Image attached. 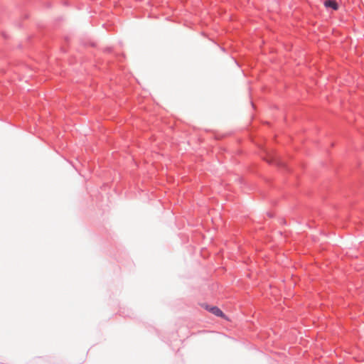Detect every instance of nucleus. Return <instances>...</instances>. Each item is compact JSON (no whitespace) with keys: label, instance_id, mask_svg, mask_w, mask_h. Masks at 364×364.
<instances>
[{"label":"nucleus","instance_id":"nucleus-1","mask_svg":"<svg viewBox=\"0 0 364 364\" xmlns=\"http://www.w3.org/2000/svg\"><path fill=\"white\" fill-rule=\"evenodd\" d=\"M324 6L326 7V8H331L333 9V10H337L338 9V4L336 3V1L334 0H326L325 2H324Z\"/></svg>","mask_w":364,"mask_h":364},{"label":"nucleus","instance_id":"nucleus-2","mask_svg":"<svg viewBox=\"0 0 364 364\" xmlns=\"http://www.w3.org/2000/svg\"><path fill=\"white\" fill-rule=\"evenodd\" d=\"M208 310L209 311H210L212 314L217 316L224 317L223 311L217 306L210 307Z\"/></svg>","mask_w":364,"mask_h":364},{"label":"nucleus","instance_id":"nucleus-3","mask_svg":"<svg viewBox=\"0 0 364 364\" xmlns=\"http://www.w3.org/2000/svg\"><path fill=\"white\" fill-rule=\"evenodd\" d=\"M267 161L269 163H273V162L276 161V159L274 157H269V158L267 159Z\"/></svg>","mask_w":364,"mask_h":364}]
</instances>
